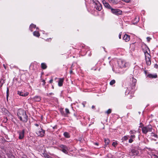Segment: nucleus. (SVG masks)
<instances>
[{"label":"nucleus","instance_id":"c85d7f7f","mask_svg":"<svg viewBox=\"0 0 158 158\" xmlns=\"http://www.w3.org/2000/svg\"><path fill=\"white\" fill-rule=\"evenodd\" d=\"M44 156L46 158H52L47 153H44L43 154Z\"/></svg>","mask_w":158,"mask_h":158},{"label":"nucleus","instance_id":"2f4dec72","mask_svg":"<svg viewBox=\"0 0 158 158\" xmlns=\"http://www.w3.org/2000/svg\"><path fill=\"white\" fill-rule=\"evenodd\" d=\"M112 110L111 109H109L106 112V113L107 114H109L111 113Z\"/></svg>","mask_w":158,"mask_h":158},{"label":"nucleus","instance_id":"864d4df0","mask_svg":"<svg viewBox=\"0 0 158 158\" xmlns=\"http://www.w3.org/2000/svg\"><path fill=\"white\" fill-rule=\"evenodd\" d=\"M144 73H145V74L146 75L147 74V71L146 70H144Z\"/></svg>","mask_w":158,"mask_h":158},{"label":"nucleus","instance_id":"473e14b6","mask_svg":"<svg viewBox=\"0 0 158 158\" xmlns=\"http://www.w3.org/2000/svg\"><path fill=\"white\" fill-rule=\"evenodd\" d=\"M9 88H7V90H6V98L7 99H8V96H9Z\"/></svg>","mask_w":158,"mask_h":158},{"label":"nucleus","instance_id":"c9c22d12","mask_svg":"<svg viewBox=\"0 0 158 158\" xmlns=\"http://www.w3.org/2000/svg\"><path fill=\"white\" fill-rule=\"evenodd\" d=\"M54 95V94L53 93H49L48 94V93L47 94V95L48 96H50L53 95Z\"/></svg>","mask_w":158,"mask_h":158},{"label":"nucleus","instance_id":"58836bf2","mask_svg":"<svg viewBox=\"0 0 158 158\" xmlns=\"http://www.w3.org/2000/svg\"><path fill=\"white\" fill-rule=\"evenodd\" d=\"M133 141V139L130 138L129 140V142L130 143H132Z\"/></svg>","mask_w":158,"mask_h":158},{"label":"nucleus","instance_id":"ea45409f","mask_svg":"<svg viewBox=\"0 0 158 158\" xmlns=\"http://www.w3.org/2000/svg\"><path fill=\"white\" fill-rule=\"evenodd\" d=\"M93 3L95 5L97 3V0H92Z\"/></svg>","mask_w":158,"mask_h":158},{"label":"nucleus","instance_id":"a211bd4d","mask_svg":"<svg viewBox=\"0 0 158 158\" xmlns=\"http://www.w3.org/2000/svg\"><path fill=\"white\" fill-rule=\"evenodd\" d=\"M104 141L105 143L104 146L105 147L109 144L110 142L109 139L108 138H105L104 139Z\"/></svg>","mask_w":158,"mask_h":158},{"label":"nucleus","instance_id":"de8ad7c7","mask_svg":"<svg viewBox=\"0 0 158 158\" xmlns=\"http://www.w3.org/2000/svg\"><path fill=\"white\" fill-rule=\"evenodd\" d=\"M53 81V80L52 79L51 80H50L49 81V83H52V82Z\"/></svg>","mask_w":158,"mask_h":158},{"label":"nucleus","instance_id":"37998d69","mask_svg":"<svg viewBox=\"0 0 158 158\" xmlns=\"http://www.w3.org/2000/svg\"><path fill=\"white\" fill-rule=\"evenodd\" d=\"M122 33L121 32L119 33L118 35V37L119 39H121V35H122Z\"/></svg>","mask_w":158,"mask_h":158},{"label":"nucleus","instance_id":"4468645a","mask_svg":"<svg viewBox=\"0 0 158 158\" xmlns=\"http://www.w3.org/2000/svg\"><path fill=\"white\" fill-rule=\"evenodd\" d=\"M123 39L126 42H128L130 40V36L126 34L124 35Z\"/></svg>","mask_w":158,"mask_h":158},{"label":"nucleus","instance_id":"4be33fe9","mask_svg":"<svg viewBox=\"0 0 158 158\" xmlns=\"http://www.w3.org/2000/svg\"><path fill=\"white\" fill-rule=\"evenodd\" d=\"M109 1L110 3L114 4H116L118 3L117 0H109Z\"/></svg>","mask_w":158,"mask_h":158},{"label":"nucleus","instance_id":"aec40b11","mask_svg":"<svg viewBox=\"0 0 158 158\" xmlns=\"http://www.w3.org/2000/svg\"><path fill=\"white\" fill-rule=\"evenodd\" d=\"M41 68L43 69H45L47 68V65L46 64L44 63H42L41 64Z\"/></svg>","mask_w":158,"mask_h":158},{"label":"nucleus","instance_id":"bb28decb","mask_svg":"<svg viewBox=\"0 0 158 158\" xmlns=\"http://www.w3.org/2000/svg\"><path fill=\"white\" fill-rule=\"evenodd\" d=\"M29 93L28 92L24 93L23 92V93L21 95V96L23 97H26L28 95Z\"/></svg>","mask_w":158,"mask_h":158},{"label":"nucleus","instance_id":"72a5a7b5","mask_svg":"<svg viewBox=\"0 0 158 158\" xmlns=\"http://www.w3.org/2000/svg\"><path fill=\"white\" fill-rule=\"evenodd\" d=\"M117 142L115 141L113 142L112 145L113 146L115 147L116 146H117Z\"/></svg>","mask_w":158,"mask_h":158},{"label":"nucleus","instance_id":"3c124183","mask_svg":"<svg viewBox=\"0 0 158 158\" xmlns=\"http://www.w3.org/2000/svg\"><path fill=\"white\" fill-rule=\"evenodd\" d=\"M95 108V106H93H93H92V109H94V108Z\"/></svg>","mask_w":158,"mask_h":158},{"label":"nucleus","instance_id":"f8f14e48","mask_svg":"<svg viewBox=\"0 0 158 158\" xmlns=\"http://www.w3.org/2000/svg\"><path fill=\"white\" fill-rule=\"evenodd\" d=\"M131 153L132 156L137 155L139 154V151L135 148H133L131 150Z\"/></svg>","mask_w":158,"mask_h":158},{"label":"nucleus","instance_id":"ddd939ff","mask_svg":"<svg viewBox=\"0 0 158 158\" xmlns=\"http://www.w3.org/2000/svg\"><path fill=\"white\" fill-rule=\"evenodd\" d=\"M102 2L104 6L107 9H111L112 7L110 6V4L107 2H106V1L103 0L102 1Z\"/></svg>","mask_w":158,"mask_h":158},{"label":"nucleus","instance_id":"8fccbe9b","mask_svg":"<svg viewBox=\"0 0 158 158\" xmlns=\"http://www.w3.org/2000/svg\"><path fill=\"white\" fill-rule=\"evenodd\" d=\"M53 129H56L57 128V126H54V127H53Z\"/></svg>","mask_w":158,"mask_h":158},{"label":"nucleus","instance_id":"cd10ccee","mask_svg":"<svg viewBox=\"0 0 158 158\" xmlns=\"http://www.w3.org/2000/svg\"><path fill=\"white\" fill-rule=\"evenodd\" d=\"M4 83V80L2 79H1L0 81V88L1 87Z\"/></svg>","mask_w":158,"mask_h":158},{"label":"nucleus","instance_id":"c03bdc74","mask_svg":"<svg viewBox=\"0 0 158 158\" xmlns=\"http://www.w3.org/2000/svg\"><path fill=\"white\" fill-rule=\"evenodd\" d=\"M42 81L43 82V84H42L43 85H45L46 82L45 81V80H43Z\"/></svg>","mask_w":158,"mask_h":158},{"label":"nucleus","instance_id":"a18cd8bd","mask_svg":"<svg viewBox=\"0 0 158 158\" xmlns=\"http://www.w3.org/2000/svg\"><path fill=\"white\" fill-rule=\"evenodd\" d=\"M70 69H71L70 71V74H72L73 73V72L72 69V68L71 67L70 68Z\"/></svg>","mask_w":158,"mask_h":158},{"label":"nucleus","instance_id":"dca6fc26","mask_svg":"<svg viewBox=\"0 0 158 158\" xmlns=\"http://www.w3.org/2000/svg\"><path fill=\"white\" fill-rule=\"evenodd\" d=\"M32 99L35 102H39L41 101V98L40 96H36L34 97Z\"/></svg>","mask_w":158,"mask_h":158},{"label":"nucleus","instance_id":"2eb2a0df","mask_svg":"<svg viewBox=\"0 0 158 158\" xmlns=\"http://www.w3.org/2000/svg\"><path fill=\"white\" fill-rule=\"evenodd\" d=\"M59 81L58 82V85L59 87H61L63 85V83L64 80V78H59Z\"/></svg>","mask_w":158,"mask_h":158},{"label":"nucleus","instance_id":"7c9ffc66","mask_svg":"<svg viewBox=\"0 0 158 158\" xmlns=\"http://www.w3.org/2000/svg\"><path fill=\"white\" fill-rule=\"evenodd\" d=\"M115 81L114 80H112L110 83V85H112L115 84Z\"/></svg>","mask_w":158,"mask_h":158},{"label":"nucleus","instance_id":"49530a36","mask_svg":"<svg viewBox=\"0 0 158 158\" xmlns=\"http://www.w3.org/2000/svg\"><path fill=\"white\" fill-rule=\"evenodd\" d=\"M154 67L156 69H158V65L156 64L155 65Z\"/></svg>","mask_w":158,"mask_h":158},{"label":"nucleus","instance_id":"e433bc0d","mask_svg":"<svg viewBox=\"0 0 158 158\" xmlns=\"http://www.w3.org/2000/svg\"><path fill=\"white\" fill-rule=\"evenodd\" d=\"M130 137L131 139H134L135 138V135H131V136Z\"/></svg>","mask_w":158,"mask_h":158},{"label":"nucleus","instance_id":"6e6552de","mask_svg":"<svg viewBox=\"0 0 158 158\" xmlns=\"http://www.w3.org/2000/svg\"><path fill=\"white\" fill-rule=\"evenodd\" d=\"M118 64L119 67L121 68H125L126 67V63L124 60H119L118 61Z\"/></svg>","mask_w":158,"mask_h":158},{"label":"nucleus","instance_id":"39448f33","mask_svg":"<svg viewBox=\"0 0 158 158\" xmlns=\"http://www.w3.org/2000/svg\"><path fill=\"white\" fill-rule=\"evenodd\" d=\"M59 148H61L60 149L64 153L67 154L68 153V148L67 146L61 144L59 146Z\"/></svg>","mask_w":158,"mask_h":158},{"label":"nucleus","instance_id":"f257e3e1","mask_svg":"<svg viewBox=\"0 0 158 158\" xmlns=\"http://www.w3.org/2000/svg\"><path fill=\"white\" fill-rule=\"evenodd\" d=\"M17 116L20 121L26 123L28 121V116L25 110L22 109H19L17 112Z\"/></svg>","mask_w":158,"mask_h":158},{"label":"nucleus","instance_id":"4d7b16f0","mask_svg":"<svg viewBox=\"0 0 158 158\" xmlns=\"http://www.w3.org/2000/svg\"><path fill=\"white\" fill-rule=\"evenodd\" d=\"M52 88L53 89H54V86H52Z\"/></svg>","mask_w":158,"mask_h":158},{"label":"nucleus","instance_id":"7ed1b4c3","mask_svg":"<svg viewBox=\"0 0 158 158\" xmlns=\"http://www.w3.org/2000/svg\"><path fill=\"white\" fill-rule=\"evenodd\" d=\"M139 127L141 128L142 133L145 134H146L148 132H152V129L151 125H149L143 127L141 126H139Z\"/></svg>","mask_w":158,"mask_h":158},{"label":"nucleus","instance_id":"5701e85b","mask_svg":"<svg viewBox=\"0 0 158 158\" xmlns=\"http://www.w3.org/2000/svg\"><path fill=\"white\" fill-rule=\"evenodd\" d=\"M33 34L34 36L38 37H39L40 35V33L37 31H34L33 33Z\"/></svg>","mask_w":158,"mask_h":158},{"label":"nucleus","instance_id":"603ef678","mask_svg":"<svg viewBox=\"0 0 158 158\" xmlns=\"http://www.w3.org/2000/svg\"><path fill=\"white\" fill-rule=\"evenodd\" d=\"M94 144L96 145H98V143H94Z\"/></svg>","mask_w":158,"mask_h":158},{"label":"nucleus","instance_id":"412c9836","mask_svg":"<svg viewBox=\"0 0 158 158\" xmlns=\"http://www.w3.org/2000/svg\"><path fill=\"white\" fill-rule=\"evenodd\" d=\"M36 27V25H34L33 24H31L30 25V27H29V30L31 31H33V28H35Z\"/></svg>","mask_w":158,"mask_h":158},{"label":"nucleus","instance_id":"5fc2aeb1","mask_svg":"<svg viewBox=\"0 0 158 158\" xmlns=\"http://www.w3.org/2000/svg\"><path fill=\"white\" fill-rule=\"evenodd\" d=\"M3 67H4V68L5 69H6V66L5 65V64H3Z\"/></svg>","mask_w":158,"mask_h":158},{"label":"nucleus","instance_id":"f03ea898","mask_svg":"<svg viewBox=\"0 0 158 158\" xmlns=\"http://www.w3.org/2000/svg\"><path fill=\"white\" fill-rule=\"evenodd\" d=\"M39 125L40 124L38 123L34 124L36 127L34 128V131L38 136L42 137L44 136L45 131L41 128L40 126L39 127Z\"/></svg>","mask_w":158,"mask_h":158},{"label":"nucleus","instance_id":"b1692460","mask_svg":"<svg viewBox=\"0 0 158 158\" xmlns=\"http://www.w3.org/2000/svg\"><path fill=\"white\" fill-rule=\"evenodd\" d=\"M64 135L66 138H69L70 137V135L69 133L67 132H65L64 133Z\"/></svg>","mask_w":158,"mask_h":158},{"label":"nucleus","instance_id":"9d476101","mask_svg":"<svg viewBox=\"0 0 158 158\" xmlns=\"http://www.w3.org/2000/svg\"><path fill=\"white\" fill-rule=\"evenodd\" d=\"M95 5L94 7L98 10L100 11L102 9V5L98 2H97V3Z\"/></svg>","mask_w":158,"mask_h":158},{"label":"nucleus","instance_id":"6e6d98bb","mask_svg":"<svg viewBox=\"0 0 158 158\" xmlns=\"http://www.w3.org/2000/svg\"><path fill=\"white\" fill-rule=\"evenodd\" d=\"M154 158H158V156H155V157Z\"/></svg>","mask_w":158,"mask_h":158},{"label":"nucleus","instance_id":"c756f323","mask_svg":"<svg viewBox=\"0 0 158 158\" xmlns=\"http://www.w3.org/2000/svg\"><path fill=\"white\" fill-rule=\"evenodd\" d=\"M151 136H153L154 137L156 138H158V135L156 134H155L153 132H152L151 133Z\"/></svg>","mask_w":158,"mask_h":158},{"label":"nucleus","instance_id":"393cba45","mask_svg":"<svg viewBox=\"0 0 158 158\" xmlns=\"http://www.w3.org/2000/svg\"><path fill=\"white\" fill-rule=\"evenodd\" d=\"M60 113L61 114V115L64 117H65V115H66L65 114V112H64V110L63 108H61L60 110Z\"/></svg>","mask_w":158,"mask_h":158},{"label":"nucleus","instance_id":"09e8293b","mask_svg":"<svg viewBox=\"0 0 158 158\" xmlns=\"http://www.w3.org/2000/svg\"><path fill=\"white\" fill-rule=\"evenodd\" d=\"M140 126H141L142 127H144V125L142 123H140Z\"/></svg>","mask_w":158,"mask_h":158},{"label":"nucleus","instance_id":"79ce46f5","mask_svg":"<svg viewBox=\"0 0 158 158\" xmlns=\"http://www.w3.org/2000/svg\"><path fill=\"white\" fill-rule=\"evenodd\" d=\"M23 93V92L20 91H18L17 92V94H18L20 96H21V94Z\"/></svg>","mask_w":158,"mask_h":158},{"label":"nucleus","instance_id":"9b49d317","mask_svg":"<svg viewBox=\"0 0 158 158\" xmlns=\"http://www.w3.org/2000/svg\"><path fill=\"white\" fill-rule=\"evenodd\" d=\"M145 58L147 65H150L151 64L150 55H148L147 56L145 57Z\"/></svg>","mask_w":158,"mask_h":158},{"label":"nucleus","instance_id":"1a4fd4ad","mask_svg":"<svg viewBox=\"0 0 158 158\" xmlns=\"http://www.w3.org/2000/svg\"><path fill=\"white\" fill-rule=\"evenodd\" d=\"M19 134V139H22L24 136L25 130L23 129L22 131H18Z\"/></svg>","mask_w":158,"mask_h":158},{"label":"nucleus","instance_id":"6ab92c4d","mask_svg":"<svg viewBox=\"0 0 158 158\" xmlns=\"http://www.w3.org/2000/svg\"><path fill=\"white\" fill-rule=\"evenodd\" d=\"M65 114L66 115H65V117H68L69 116V114H70L69 109L67 108H65Z\"/></svg>","mask_w":158,"mask_h":158},{"label":"nucleus","instance_id":"f704fd0d","mask_svg":"<svg viewBox=\"0 0 158 158\" xmlns=\"http://www.w3.org/2000/svg\"><path fill=\"white\" fill-rule=\"evenodd\" d=\"M128 139L127 136H124L122 139L124 141H126Z\"/></svg>","mask_w":158,"mask_h":158},{"label":"nucleus","instance_id":"f3484780","mask_svg":"<svg viewBox=\"0 0 158 158\" xmlns=\"http://www.w3.org/2000/svg\"><path fill=\"white\" fill-rule=\"evenodd\" d=\"M147 77L151 78H156L157 77V75L156 74H149L147 75Z\"/></svg>","mask_w":158,"mask_h":158},{"label":"nucleus","instance_id":"423d86ee","mask_svg":"<svg viewBox=\"0 0 158 158\" xmlns=\"http://www.w3.org/2000/svg\"><path fill=\"white\" fill-rule=\"evenodd\" d=\"M131 81L132 83L131 84L130 87H128L129 90L130 89V90H131V89H130V88L132 89H134L137 82L136 80L135 79V78H134L133 77H132Z\"/></svg>","mask_w":158,"mask_h":158},{"label":"nucleus","instance_id":"a19ab883","mask_svg":"<svg viewBox=\"0 0 158 158\" xmlns=\"http://www.w3.org/2000/svg\"><path fill=\"white\" fill-rule=\"evenodd\" d=\"M137 19V20L136 21V22H138L139 20V18L138 17L136 16L135 18V20H136Z\"/></svg>","mask_w":158,"mask_h":158},{"label":"nucleus","instance_id":"20e7f679","mask_svg":"<svg viewBox=\"0 0 158 158\" xmlns=\"http://www.w3.org/2000/svg\"><path fill=\"white\" fill-rule=\"evenodd\" d=\"M111 11L112 13L117 15H122L123 13L122 11L120 9L112 8H111Z\"/></svg>","mask_w":158,"mask_h":158},{"label":"nucleus","instance_id":"0eeeda50","mask_svg":"<svg viewBox=\"0 0 158 158\" xmlns=\"http://www.w3.org/2000/svg\"><path fill=\"white\" fill-rule=\"evenodd\" d=\"M143 50L144 53L145 57L147 56L148 55H150V51L148 47L146 45L143 46Z\"/></svg>","mask_w":158,"mask_h":158},{"label":"nucleus","instance_id":"4c0bfd02","mask_svg":"<svg viewBox=\"0 0 158 158\" xmlns=\"http://www.w3.org/2000/svg\"><path fill=\"white\" fill-rule=\"evenodd\" d=\"M151 38L149 37H148L147 38V41H148V42H149L150 41V40H151Z\"/></svg>","mask_w":158,"mask_h":158},{"label":"nucleus","instance_id":"a878e982","mask_svg":"<svg viewBox=\"0 0 158 158\" xmlns=\"http://www.w3.org/2000/svg\"><path fill=\"white\" fill-rule=\"evenodd\" d=\"M136 133V131L135 130H131L129 132L131 135H135Z\"/></svg>","mask_w":158,"mask_h":158}]
</instances>
